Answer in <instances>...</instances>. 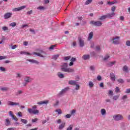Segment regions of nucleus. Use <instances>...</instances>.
Listing matches in <instances>:
<instances>
[{"mask_svg": "<svg viewBox=\"0 0 130 130\" xmlns=\"http://www.w3.org/2000/svg\"><path fill=\"white\" fill-rule=\"evenodd\" d=\"M68 63H62L61 65V71L65 73H73L74 69L68 68Z\"/></svg>", "mask_w": 130, "mask_h": 130, "instance_id": "1", "label": "nucleus"}, {"mask_svg": "<svg viewBox=\"0 0 130 130\" xmlns=\"http://www.w3.org/2000/svg\"><path fill=\"white\" fill-rule=\"evenodd\" d=\"M32 109H28L27 111L30 114H38L39 110H36L37 108V106L34 105L32 107Z\"/></svg>", "mask_w": 130, "mask_h": 130, "instance_id": "2", "label": "nucleus"}, {"mask_svg": "<svg viewBox=\"0 0 130 130\" xmlns=\"http://www.w3.org/2000/svg\"><path fill=\"white\" fill-rule=\"evenodd\" d=\"M113 119L115 121H119V120H122L123 119V116L121 114H116L113 116Z\"/></svg>", "mask_w": 130, "mask_h": 130, "instance_id": "3", "label": "nucleus"}, {"mask_svg": "<svg viewBox=\"0 0 130 130\" xmlns=\"http://www.w3.org/2000/svg\"><path fill=\"white\" fill-rule=\"evenodd\" d=\"M120 37L118 36H116L114 38H112L111 40V41H112L113 44L117 45L119 44V39Z\"/></svg>", "mask_w": 130, "mask_h": 130, "instance_id": "4", "label": "nucleus"}, {"mask_svg": "<svg viewBox=\"0 0 130 130\" xmlns=\"http://www.w3.org/2000/svg\"><path fill=\"white\" fill-rule=\"evenodd\" d=\"M32 54H36L38 56H40V57H45V56L43 54H46V53L43 50H40L39 53L34 52Z\"/></svg>", "mask_w": 130, "mask_h": 130, "instance_id": "5", "label": "nucleus"}, {"mask_svg": "<svg viewBox=\"0 0 130 130\" xmlns=\"http://www.w3.org/2000/svg\"><path fill=\"white\" fill-rule=\"evenodd\" d=\"M90 24H92V25H94V26H95L96 27H100L102 26V22L101 21H90Z\"/></svg>", "mask_w": 130, "mask_h": 130, "instance_id": "6", "label": "nucleus"}, {"mask_svg": "<svg viewBox=\"0 0 130 130\" xmlns=\"http://www.w3.org/2000/svg\"><path fill=\"white\" fill-rule=\"evenodd\" d=\"M78 44L80 47H84L85 46V41L82 38H79Z\"/></svg>", "mask_w": 130, "mask_h": 130, "instance_id": "7", "label": "nucleus"}, {"mask_svg": "<svg viewBox=\"0 0 130 130\" xmlns=\"http://www.w3.org/2000/svg\"><path fill=\"white\" fill-rule=\"evenodd\" d=\"M7 104L10 106H17L18 105H20L19 103H16L12 101H8L7 102Z\"/></svg>", "mask_w": 130, "mask_h": 130, "instance_id": "8", "label": "nucleus"}, {"mask_svg": "<svg viewBox=\"0 0 130 130\" xmlns=\"http://www.w3.org/2000/svg\"><path fill=\"white\" fill-rule=\"evenodd\" d=\"M26 6H22L17 8H15L13 10V12H18L19 11H22V10L25 9Z\"/></svg>", "mask_w": 130, "mask_h": 130, "instance_id": "9", "label": "nucleus"}, {"mask_svg": "<svg viewBox=\"0 0 130 130\" xmlns=\"http://www.w3.org/2000/svg\"><path fill=\"white\" fill-rule=\"evenodd\" d=\"M69 87H66L65 88L62 89L61 91L59 92V95H63V94L67 92V91H69Z\"/></svg>", "mask_w": 130, "mask_h": 130, "instance_id": "10", "label": "nucleus"}, {"mask_svg": "<svg viewBox=\"0 0 130 130\" xmlns=\"http://www.w3.org/2000/svg\"><path fill=\"white\" fill-rule=\"evenodd\" d=\"M115 15V13H114V12H112V13L107 14L106 15V16L107 17V19H112V17H114Z\"/></svg>", "mask_w": 130, "mask_h": 130, "instance_id": "11", "label": "nucleus"}, {"mask_svg": "<svg viewBox=\"0 0 130 130\" xmlns=\"http://www.w3.org/2000/svg\"><path fill=\"white\" fill-rule=\"evenodd\" d=\"M13 14L12 13L8 12L4 15V18L5 19H10L12 17Z\"/></svg>", "mask_w": 130, "mask_h": 130, "instance_id": "12", "label": "nucleus"}, {"mask_svg": "<svg viewBox=\"0 0 130 130\" xmlns=\"http://www.w3.org/2000/svg\"><path fill=\"white\" fill-rule=\"evenodd\" d=\"M27 60L29 62H31V63H36V64H38V63H39V62L37 60H34L33 59H27Z\"/></svg>", "mask_w": 130, "mask_h": 130, "instance_id": "13", "label": "nucleus"}, {"mask_svg": "<svg viewBox=\"0 0 130 130\" xmlns=\"http://www.w3.org/2000/svg\"><path fill=\"white\" fill-rule=\"evenodd\" d=\"M110 77L111 78V80L113 81V82H114V81H115V75H114V73H110Z\"/></svg>", "mask_w": 130, "mask_h": 130, "instance_id": "14", "label": "nucleus"}, {"mask_svg": "<svg viewBox=\"0 0 130 130\" xmlns=\"http://www.w3.org/2000/svg\"><path fill=\"white\" fill-rule=\"evenodd\" d=\"M77 83V80H70L69 81V85H72V86H75Z\"/></svg>", "mask_w": 130, "mask_h": 130, "instance_id": "15", "label": "nucleus"}, {"mask_svg": "<svg viewBox=\"0 0 130 130\" xmlns=\"http://www.w3.org/2000/svg\"><path fill=\"white\" fill-rule=\"evenodd\" d=\"M24 81L26 83H27L28 84V83H30V82H31V81H32V79H31V78H30L29 77H26L24 78Z\"/></svg>", "mask_w": 130, "mask_h": 130, "instance_id": "16", "label": "nucleus"}, {"mask_svg": "<svg viewBox=\"0 0 130 130\" xmlns=\"http://www.w3.org/2000/svg\"><path fill=\"white\" fill-rule=\"evenodd\" d=\"M5 125L6 126H9V125H11V121L9 118H7L5 120Z\"/></svg>", "mask_w": 130, "mask_h": 130, "instance_id": "17", "label": "nucleus"}, {"mask_svg": "<svg viewBox=\"0 0 130 130\" xmlns=\"http://www.w3.org/2000/svg\"><path fill=\"white\" fill-rule=\"evenodd\" d=\"M47 103H48V101H45L38 102L37 104H38L39 105H42L43 104H47Z\"/></svg>", "mask_w": 130, "mask_h": 130, "instance_id": "18", "label": "nucleus"}, {"mask_svg": "<svg viewBox=\"0 0 130 130\" xmlns=\"http://www.w3.org/2000/svg\"><path fill=\"white\" fill-rule=\"evenodd\" d=\"M93 35H94V32H93V31H91L89 34V36L88 37V41H90V40H91V39H92V38H93Z\"/></svg>", "mask_w": 130, "mask_h": 130, "instance_id": "19", "label": "nucleus"}, {"mask_svg": "<svg viewBox=\"0 0 130 130\" xmlns=\"http://www.w3.org/2000/svg\"><path fill=\"white\" fill-rule=\"evenodd\" d=\"M20 54L24 55H31V53L26 51H20Z\"/></svg>", "mask_w": 130, "mask_h": 130, "instance_id": "20", "label": "nucleus"}, {"mask_svg": "<svg viewBox=\"0 0 130 130\" xmlns=\"http://www.w3.org/2000/svg\"><path fill=\"white\" fill-rule=\"evenodd\" d=\"M82 58L83 59H84V60H87V59H89V58H90V55H84L82 56Z\"/></svg>", "mask_w": 130, "mask_h": 130, "instance_id": "21", "label": "nucleus"}, {"mask_svg": "<svg viewBox=\"0 0 130 130\" xmlns=\"http://www.w3.org/2000/svg\"><path fill=\"white\" fill-rule=\"evenodd\" d=\"M123 71L125 73H128V67L126 66H124L123 68Z\"/></svg>", "mask_w": 130, "mask_h": 130, "instance_id": "22", "label": "nucleus"}, {"mask_svg": "<svg viewBox=\"0 0 130 130\" xmlns=\"http://www.w3.org/2000/svg\"><path fill=\"white\" fill-rule=\"evenodd\" d=\"M57 76L60 79H63V78H64V75H63V74H61L60 72L57 73Z\"/></svg>", "mask_w": 130, "mask_h": 130, "instance_id": "23", "label": "nucleus"}, {"mask_svg": "<svg viewBox=\"0 0 130 130\" xmlns=\"http://www.w3.org/2000/svg\"><path fill=\"white\" fill-rule=\"evenodd\" d=\"M102 115H105L106 114V110L105 109H102L101 110Z\"/></svg>", "mask_w": 130, "mask_h": 130, "instance_id": "24", "label": "nucleus"}, {"mask_svg": "<svg viewBox=\"0 0 130 130\" xmlns=\"http://www.w3.org/2000/svg\"><path fill=\"white\" fill-rule=\"evenodd\" d=\"M20 121L24 124H27V123H28V120H27L26 119H21Z\"/></svg>", "mask_w": 130, "mask_h": 130, "instance_id": "25", "label": "nucleus"}, {"mask_svg": "<svg viewBox=\"0 0 130 130\" xmlns=\"http://www.w3.org/2000/svg\"><path fill=\"white\" fill-rule=\"evenodd\" d=\"M105 19H107V18L106 17V15L102 16L99 18V20H100L101 21H103V20H105Z\"/></svg>", "mask_w": 130, "mask_h": 130, "instance_id": "26", "label": "nucleus"}, {"mask_svg": "<svg viewBox=\"0 0 130 130\" xmlns=\"http://www.w3.org/2000/svg\"><path fill=\"white\" fill-rule=\"evenodd\" d=\"M66 125V123H62L59 126V129H62L64 127V125Z\"/></svg>", "mask_w": 130, "mask_h": 130, "instance_id": "27", "label": "nucleus"}, {"mask_svg": "<svg viewBox=\"0 0 130 130\" xmlns=\"http://www.w3.org/2000/svg\"><path fill=\"white\" fill-rule=\"evenodd\" d=\"M117 82L120 83V84H123L124 83V80L122 78H119L117 80Z\"/></svg>", "mask_w": 130, "mask_h": 130, "instance_id": "28", "label": "nucleus"}, {"mask_svg": "<svg viewBox=\"0 0 130 130\" xmlns=\"http://www.w3.org/2000/svg\"><path fill=\"white\" fill-rule=\"evenodd\" d=\"M115 61H114L113 62H109L108 63V67H112V66H113V64H115Z\"/></svg>", "mask_w": 130, "mask_h": 130, "instance_id": "29", "label": "nucleus"}, {"mask_svg": "<svg viewBox=\"0 0 130 130\" xmlns=\"http://www.w3.org/2000/svg\"><path fill=\"white\" fill-rule=\"evenodd\" d=\"M110 57V56H109V55L107 54L105 56V57H104V60H105V61H106V60H108V58H109Z\"/></svg>", "mask_w": 130, "mask_h": 130, "instance_id": "30", "label": "nucleus"}, {"mask_svg": "<svg viewBox=\"0 0 130 130\" xmlns=\"http://www.w3.org/2000/svg\"><path fill=\"white\" fill-rule=\"evenodd\" d=\"M58 56H59V55H54L52 57V59H54V60H56L57 59Z\"/></svg>", "mask_w": 130, "mask_h": 130, "instance_id": "31", "label": "nucleus"}, {"mask_svg": "<svg viewBox=\"0 0 130 130\" xmlns=\"http://www.w3.org/2000/svg\"><path fill=\"white\" fill-rule=\"evenodd\" d=\"M88 85L90 88H92L94 86V83H93V82L92 81L89 82Z\"/></svg>", "mask_w": 130, "mask_h": 130, "instance_id": "32", "label": "nucleus"}, {"mask_svg": "<svg viewBox=\"0 0 130 130\" xmlns=\"http://www.w3.org/2000/svg\"><path fill=\"white\" fill-rule=\"evenodd\" d=\"M54 47H55V45H52L49 48V50H53Z\"/></svg>", "mask_w": 130, "mask_h": 130, "instance_id": "33", "label": "nucleus"}, {"mask_svg": "<svg viewBox=\"0 0 130 130\" xmlns=\"http://www.w3.org/2000/svg\"><path fill=\"white\" fill-rule=\"evenodd\" d=\"M1 91H8L9 88L8 87H2L1 88Z\"/></svg>", "mask_w": 130, "mask_h": 130, "instance_id": "34", "label": "nucleus"}, {"mask_svg": "<svg viewBox=\"0 0 130 130\" xmlns=\"http://www.w3.org/2000/svg\"><path fill=\"white\" fill-rule=\"evenodd\" d=\"M92 0H87L86 1L85 5H87L92 3Z\"/></svg>", "mask_w": 130, "mask_h": 130, "instance_id": "35", "label": "nucleus"}, {"mask_svg": "<svg viewBox=\"0 0 130 130\" xmlns=\"http://www.w3.org/2000/svg\"><path fill=\"white\" fill-rule=\"evenodd\" d=\"M17 25V23L16 22H12L10 24V26H11V27H16Z\"/></svg>", "mask_w": 130, "mask_h": 130, "instance_id": "36", "label": "nucleus"}, {"mask_svg": "<svg viewBox=\"0 0 130 130\" xmlns=\"http://www.w3.org/2000/svg\"><path fill=\"white\" fill-rule=\"evenodd\" d=\"M74 86H76L75 90H79L80 89V85L76 83Z\"/></svg>", "mask_w": 130, "mask_h": 130, "instance_id": "37", "label": "nucleus"}, {"mask_svg": "<svg viewBox=\"0 0 130 130\" xmlns=\"http://www.w3.org/2000/svg\"><path fill=\"white\" fill-rule=\"evenodd\" d=\"M55 112H57L58 114H61V110L59 109H56Z\"/></svg>", "mask_w": 130, "mask_h": 130, "instance_id": "38", "label": "nucleus"}, {"mask_svg": "<svg viewBox=\"0 0 130 130\" xmlns=\"http://www.w3.org/2000/svg\"><path fill=\"white\" fill-rule=\"evenodd\" d=\"M23 93V91L22 90H18L17 92H16V95L18 96V95H21Z\"/></svg>", "mask_w": 130, "mask_h": 130, "instance_id": "39", "label": "nucleus"}, {"mask_svg": "<svg viewBox=\"0 0 130 130\" xmlns=\"http://www.w3.org/2000/svg\"><path fill=\"white\" fill-rule=\"evenodd\" d=\"M2 29L3 31H8V30H9V28H8L7 26H4L2 28Z\"/></svg>", "mask_w": 130, "mask_h": 130, "instance_id": "40", "label": "nucleus"}, {"mask_svg": "<svg viewBox=\"0 0 130 130\" xmlns=\"http://www.w3.org/2000/svg\"><path fill=\"white\" fill-rule=\"evenodd\" d=\"M7 58V56H0V60L2 59H6Z\"/></svg>", "mask_w": 130, "mask_h": 130, "instance_id": "41", "label": "nucleus"}, {"mask_svg": "<svg viewBox=\"0 0 130 130\" xmlns=\"http://www.w3.org/2000/svg\"><path fill=\"white\" fill-rule=\"evenodd\" d=\"M118 98H119V95H115L113 96V100H117V99H118Z\"/></svg>", "mask_w": 130, "mask_h": 130, "instance_id": "42", "label": "nucleus"}, {"mask_svg": "<svg viewBox=\"0 0 130 130\" xmlns=\"http://www.w3.org/2000/svg\"><path fill=\"white\" fill-rule=\"evenodd\" d=\"M37 121H38V118H37L32 119V122H33V123L37 122Z\"/></svg>", "mask_w": 130, "mask_h": 130, "instance_id": "43", "label": "nucleus"}, {"mask_svg": "<svg viewBox=\"0 0 130 130\" xmlns=\"http://www.w3.org/2000/svg\"><path fill=\"white\" fill-rule=\"evenodd\" d=\"M75 113H76V110H72L71 111V115H74V114H75Z\"/></svg>", "mask_w": 130, "mask_h": 130, "instance_id": "44", "label": "nucleus"}, {"mask_svg": "<svg viewBox=\"0 0 130 130\" xmlns=\"http://www.w3.org/2000/svg\"><path fill=\"white\" fill-rule=\"evenodd\" d=\"M109 95H110L111 96H113V92L112 90H109L108 92Z\"/></svg>", "mask_w": 130, "mask_h": 130, "instance_id": "45", "label": "nucleus"}, {"mask_svg": "<svg viewBox=\"0 0 130 130\" xmlns=\"http://www.w3.org/2000/svg\"><path fill=\"white\" fill-rule=\"evenodd\" d=\"M101 49V48H100V46H97L96 47V51H100Z\"/></svg>", "mask_w": 130, "mask_h": 130, "instance_id": "46", "label": "nucleus"}, {"mask_svg": "<svg viewBox=\"0 0 130 130\" xmlns=\"http://www.w3.org/2000/svg\"><path fill=\"white\" fill-rule=\"evenodd\" d=\"M0 70L2 72H6V68L1 67H0Z\"/></svg>", "mask_w": 130, "mask_h": 130, "instance_id": "47", "label": "nucleus"}, {"mask_svg": "<svg viewBox=\"0 0 130 130\" xmlns=\"http://www.w3.org/2000/svg\"><path fill=\"white\" fill-rule=\"evenodd\" d=\"M71 116H72V115L69 114L65 115V117H66V118H71Z\"/></svg>", "mask_w": 130, "mask_h": 130, "instance_id": "48", "label": "nucleus"}, {"mask_svg": "<svg viewBox=\"0 0 130 130\" xmlns=\"http://www.w3.org/2000/svg\"><path fill=\"white\" fill-rule=\"evenodd\" d=\"M71 58V56H66L64 57V60H69V59H70Z\"/></svg>", "mask_w": 130, "mask_h": 130, "instance_id": "49", "label": "nucleus"}, {"mask_svg": "<svg viewBox=\"0 0 130 130\" xmlns=\"http://www.w3.org/2000/svg\"><path fill=\"white\" fill-rule=\"evenodd\" d=\"M108 5L109 6H112V5H114V2H108Z\"/></svg>", "mask_w": 130, "mask_h": 130, "instance_id": "50", "label": "nucleus"}, {"mask_svg": "<svg viewBox=\"0 0 130 130\" xmlns=\"http://www.w3.org/2000/svg\"><path fill=\"white\" fill-rule=\"evenodd\" d=\"M115 92H116V93H118V92H119V87H116Z\"/></svg>", "mask_w": 130, "mask_h": 130, "instance_id": "51", "label": "nucleus"}, {"mask_svg": "<svg viewBox=\"0 0 130 130\" xmlns=\"http://www.w3.org/2000/svg\"><path fill=\"white\" fill-rule=\"evenodd\" d=\"M17 115L19 116V117H22V116H23V115H22V113L21 112H19L17 113Z\"/></svg>", "mask_w": 130, "mask_h": 130, "instance_id": "52", "label": "nucleus"}, {"mask_svg": "<svg viewBox=\"0 0 130 130\" xmlns=\"http://www.w3.org/2000/svg\"><path fill=\"white\" fill-rule=\"evenodd\" d=\"M126 46H130V41H127L126 42Z\"/></svg>", "mask_w": 130, "mask_h": 130, "instance_id": "53", "label": "nucleus"}, {"mask_svg": "<svg viewBox=\"0 0 130 130\" xmlns=\"http://www.w3.org/2000/svg\"><path fill=\"white\" fill-rule=\"evenodd\" d=\"M59 103V102L58 101H56V103L53 105V106H57L58 105V104Z\"/></svg>", "mask_w": 130, "mask_h": 130, "instance_id": "54", "label": "nucleus"}, {"mask_svg": "<svg viewBox=\"0 0 130 130\" xmlns=\"http://www.w3.org/2000/svg\"><path fill=\"white\" fill-rule=\"evenodd\" d=\"M38 10H44V7L40 6L37 8Z\"/></svg>", "mask_w": 130, "mask_h": 130, "instance_id": "55", "label": "nucleus"}, {"mask_svg": "<svg viewBox=\"0 0 130 130\" xmlns=\"http://www.w3.org/2000/svg\"><path fill=\"white\" fill-rule=\"evenodd\" d=\"M91 71H95V67L91 66L90 67Z\"/></svg>", "mask_w": 130, "mask_h": 130, "instance_id": "56", "label": "nucleus"}, {"mask_svg": "<svg viewBox=\"0 0 130 130\" xmlns=\"http://www.w3.org/2000/svg\"><path fill=\"white\" fill-rule=\"evenodd\" d=\"M71 61H72L73 62H74V61H76L77 60V59L76 58L74 57H72L71 59Z\"/></svg>", "mask_w": 130, "mask_h": 130, "instance_id": "57", "label": "nucleus"}, {"mask_svg": "<svg viewBox=\"0 0 130 130\" xmlns=\"http://www.w3.org/2000/svg\"><path fill=\"white\" fill-rule=\"evenodd\" d=\"M29 31L30 32H32V34H36V32H35V30L34 29H29Z\"/></svg>", "mask_w": 130, "mask_h": 130, "instance_id": "58", "label": "nucleus"}, {"mask_svg": "<svg viewBox=\"0 0 130 130\" xmlns=\"http://www.w3.org/2000/svg\"><path fill=\"white\" fill-rule=\"evenodd\" d=\"M115 9H116V7L114 6L111 8V11L112 12H114L115 11Z\"/></svg>", "mask_w": 130, "mask_h": 130, "instance_id": "59", "label": "nucleus"}, {"mask_svg": "<svg viewBox=\"0 0 130 130\" xmlns=\"http://www.w3.org/2000/svg\"><path fill=\"white\" fill-rule=\"evenodd\" d=\"M32 13H33V11L30 10V11H28V12H27V15H31V14H32Z\"/></svg>", "mask_w": 130, "mask_h": 130, "instance_id": "60", "label": "nucleus"}, {"mask_svg": "<svg viewBox=\"0 0 130 130\" xmlns=\"http://www.w3.org/2000/svg\"><path fill=\"white\" fill-rule=\"evenodd\" d=\"M126 98H127V95H124L122 97V99L123 100H124V99H126Z\"/></svg>", "mask_w": 130, "mask_h": 130, "instance_id": "61", "label": "nucleus"}, {"mask_svg": "<svg viewBox=\"0 0 130 130\" xmlns=\"http://www.w3.org/2000/svg\"><path fill=\"white\" fill-rule=\"evenodd\" d=\"M125 93L128 94V93H130V88L127 89L125 92Z\"/></svg>", "mask_w": 130, "mask_h": 130, "instance_id": "62", "label": "nucleus"}, {"mask_svg": "<svg viewBox=\"0 0 130 130\" xmlns=\"http://www.w3.org/2000/svg\"><path fill=\"white\" fill-rule=\"evenodd\" d=\"M72 129H73V127H72V125H70L67 130H72Z\"/></svg>", "mask_w": 130, "mask_h": 130, "instance_id": "63", "label": "nucleus"}, {"mask_svg": "<svg viewBox=\"0 0 130 130\" xmlns=\"http://www.w3.org/2000/svg\"><path fill=\"white\" fill-rule=\"evenodd\" d=\"M7 130H16V128L15 127L8 128Z\"/></svg>", "mask_w": 130, "mask_h": 130, "instance_id": "64", "label": "nucleus"}]
</instances>
